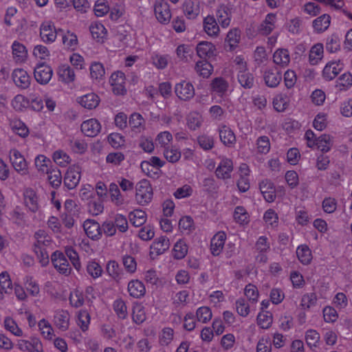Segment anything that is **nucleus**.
Masks as SVG:
<instances>
[{
  "instance_id": "obj_1",
  "label": "nucleus",
  "mask_w": 352,
  "mask_h": 352,
  "mask_svg": "<svg viewBox=\"0 0 352 352\" xmlns=\"http://www.w3.org/2000/svg\"><path fill=\"white\" fill-rule=\"evenodd\" d=\"M36 241L34 245V251L37 255L42 266H46L49 263L48 248H53V241L48 234L43 230H38L34 235Z\"/></svg>"
},
{
  "instance_id": "obj_2",
  "label": "nucleus",
  "mask_w": 352,
  "mask_h": 352,
  "mask_svg": "<svg viewBox=\"0 0 352 352\" xmlns=\"http://www.w3.org/2000/svg\"><path fill=\"white\" fill-rule=\"evenodd\" d=\"M153 190L150 182L141 179L135 185V201L139 205H148L153 199Z\"/></svg>"
},
{
  "instance_id": "obj_3",
  "label": "nucleus",
  "mask_w": 352,
  "mask_h": 352,
  "mask_svg": "<svg viewBox=\"0 0 352 352\" xmlns=\"http://www.w3.org/2000/svg\"><path fill=\"white\" fill-rule=\"evenodd\" d=\"M10 162L20 175H26L29 173L28 163L23 154L17 148L10 149L9 152Z\"/></svg>"
},
{
  "instance_id": "obj_4",
  "label": "nucleus",
  "mask_w": 352,
  "mask_h": 352,
  "mask_svg": "<svg viewBox=\"0 0 352 352\" xmlns=\"http://www.w3.org/2000/svg\"><path fill=\"white\" fill-rule=\"evenodd\" d=\"M154 15L156 20L162 25H167L172 18L169 4L164 0H156L153 4Z\"/></svg>"
},
{
  "instance_id": "obj_5",
  "label": "nucleus",
  "mask_w": 352,
  "mask_h": 352,
  "mask_svg": "<svg viewBox=\"0 0 352 352\" xmlns=\"http://www.w3.org/2000/svg\"><path fill=\"white\" fill-rule=\"evenodd\" d=\"M177 97L183 101H189L193 98L195 89L193 84L186 80H182L177 82L174 87Z\"/></svg>"
},
{
  "instance_id": "obj_6",
  "label": "nucleus",
  "mask_w": 352,
  "mask_h": 352,
  "mask_svg": "<svg viewBox=\"0 0 352 352\" xmlns=\"http://www.w3.org/2000/svg\"><path fill=\"white\" fill-rule=\"evenodd\" d=\"M16 346L21 352H44L41 340L36 336L17 340Z\"/></svg>"
},
{
  "instance_id": "obj_7",
  "label": "nucleus",
  "mask_w": 352,
  "mask_h": 352,
  "mask_svg": "<svg viewBox=\"0 0 352 352\" xmlns=\"http://www.w3.org/2000/svg\"><path fill=\"white\" fill-rule=\"evenodd\" d=\"M170 248V241L166 236H160L155 238L149 248L148 255L151 259L154 260L157 256L164 254Z\"/></svg>"
},
{
  "instance_id": "obj_8",
  "label": "nucleus",
  "mask_w": 352,
  "mask_h": 352,
  "mask_svg": "<svg viewBox=\"0 0 352 352\" xmlns=\"http://www.w3.org/2000/svg\"><path fill=\"white\" fill-rule=\"evenodd\" d=\"M80 178V166L73 164L67 169L64 176V184L67 188L73 189L79 184Z\"/></svg>"
},
{
  "instance_id": "obj_9",
  "label": "nucleus",
  "mask_w": 352,
  "mask_h": 352,
  "mask_svg": "<svg viewBox=\"0 0 352 352\" xmlns=\"http://www.w3.org/2000/svg\"><path fill=\"white\" fill-rule=\"evenodd\" d=\"M343 69L344 63L340 60H329L322 69V76L327 81L332 80Z\"/></svg>"
},
{
  "instance_id": "obj_10",
  "label": "nucleus",
  "mask_w": 352,
  "mask_h": 352,
  "mask_svg": "<svg viewBox=\"0 0 352 352\" xmlns=\"http://www.w3.org/2000/svg\"><path fill=\"white\" fill-rule=\"evenodd\" d=\"M210 88L214 99L217 102H220L228 91L229 84L223 78L217 77L212 80Z\"/></svg>"
},
{
  "instance_id": "obj_11",
  "label": "nucleus",
  "mask_w": 352,
  "mask_h": 352,
  "mask_svg": "<svg viewBox=\"0 0 352 352\" xmlns=\"http://www.w3.org/2000/svg\"><path fill=\"white\" fill-rule=\"evenodd\" d=\"M87 236L93 240L98 241L102 236V230L100 223L94 219H86L82 224Z\"/></svg>"
},
{
  "instance_id": "obj_12",
  "label": "nucleus",
  "mask_w": 352,
  "mask_h": 352,
  "mask_svg": "<svg viewBox=\"0 0 352 352\" xmlns=\"http://www.w3.org/2000/svg\"><path fill=\"white\" fill-rule=\"evenodd\" d=\"M52 262L54 268L61 274L69 275L72 268L63 252L55 251L52 254Z\"/></svg>"
},
{
  "instance_id": "obj_13",
  "label": "nucleus",
  "mask_w": 352,
  "mask_h": 352,
  "mask_svg": "<svg viewBox=\"0 0 352 352\" xmlns=\"http://www.w3.org/2000/svg\"><path fill=\"white\" fill-rule=\"evenodd\" d=\"M76 100L80 107L87 110L96 109L100 103V98L95 92H89L79 96Z\"/></svg>"
},
{
  "instance_id": "obj_14",
  "label": "nucleus",
  "mask_w": 352,
  "mask_h": 352,
  "mask_svg": "<svg viewBox=\"0 0 352 352\" xmlns=\"http://www.w3.org/2000/svg\"><path fill=\"white\" fill-rule=\"evenodd\" d=\"M58 81L64 85H69L76 80L74 69L67 63L60 64L56 69Z\"/></svg>"
},
{
  "instance_id": "obj_15",
  "label": "nucleus",
  "mask_w": 352,
  "mask_h": 352,
  "mask_svg": "<svg viewBox=\"0 0 352 352\" xmlns=\"http://www.w3.org/2000/svg\"><path fill=\"white\" fill-rule=\"evenodd\" d=\"M34 75L36 82L44 85H47L52 79L53 70L50 65L39 63L34 68Z\"/></svg>"
},
{
  "instance_id": "obj_16",
  "label": "nucleus",
  "mask_w": 352,
  "mask_h": 352,
  "mask_svg": "<svg viewBox=\"0 0 352 352\" xmlns=\"http://www.w3.org/2000/svg\"><path fill=\"white\" fill-rule=\"evenodd\" d=\"M125 81V75L120 71L115 72L111 75L109 82L115 94L124 95L126 94Z\"/></svg>"
},
{
  "instance_id": "obj_17",
  "label": "nucleus",
  "mask_w": 352,
  "mask_h": 352,
  "mask_svg": "<svg viewBox=\"0 0 352 352\" xmlns=\"http://www.w3.org/2000/svg\"><path fill=\"white\" fill-rule=\"evenodd\" d=\"M233 162L231 159L222 157L215 169V175L221 179H230L233 171Z\"/></svg>"
},
{
  "instance_id": "obj_18",
  "label": "nucleus",
  "mask_w": 352,
  "mask_h": 352,
  "mask_svg": "<svg viewBox=\"0 0 352 352\" xmlns=\"http://www.w3.org/2000/svg\"><path fill=\"white\" fill-rule=\"evenodd\" d=\"M12 78L15 85L22 89H28L31 84V76L23 68L14 69L12 73Z\"/></svg>"
},
{
  "instance_id": "obj_19",
  "label": "nucleus",
  "mask_w": 352,
  "mask_h": 352,
  "mask_svg": "<svg viewBox=\"0 0 352 352\" xmlns=\"http://www.w3.org/2000/svg\"><path fill=\"white\" fill-rule=\"evenodd\" d=\"M40 36L41 40L45 43H54L57 37V31L51 21H44L40 27Z\"/></svg>"
},
{
  "instance_id": "obj_20",
  "label": "nucleus",
  "mask_w": 352,
  "mask_h": 352,
  "mask_svg": "<svg viewBox=\"0 0 352 352\" xmlns=\"http://www.w3.org/2000/svg\"><path fill=\"white\" fill-rule=\"evenodd\" d=\"M233 6L230 3L222 4L216 12V16L223 28H227L231 22Z\"/></svg>"
},
{
  "instance_id": "obj_21",
  "label": "nucleus",
  "mask_w": 352,
  "mask_h": 352,
  "mask_svg": "<svg viewBox=\"0 0 352 352\" xmlns=\"http://www.w3.org/2000/svg\"><path fill=\"white\" fill-rule=\"evenodd\" d=\"M197 54L201 58L211 59L216 57L218 51L216 46L209 41H201L197 45Z\"/></svg>"
},
{
  "instance_id": "obj_22",
  "label": "nucleus",
  "mask_w": 352,
  "mask_h": 352,
  "mask_svg": "<svg viewBox=\"0 0 352 352\" xmlns=\"http://www.w3.org/2000/svg\"><path fill=\"white\" fill-rule=\"evenodd\" d=\"M89 32L93 40L98 43H104L107 39L108 31L104 25L98 21L91 23Z\"/></svg>"
},
{
  "instance_id": "obj_23",
  "label": "nucleus",
  "mask_w": 352,
  "mask_h": 352,
  "mask_svg": "<svg viewBox=\"0 0 352 352\" xmlns=\"http://www.w3.org/2000/svg\"><path fill=\"white\" fill-rule=\"evenodd\" d=\"M101 124L96 118H89L81 124V131L88 137H96L101 131Z\"/></svg>"
},
{
  "instance_id": "obj_24",
  "label": "nucleus",
  "mask_w": 352,
  "mask_h": 352,
  "mask_svg": "<svg viewBox=\"0 0 352 352\" xmlns=\"http://www.w3.org/2000/svg\"><path fill=\"white\" fill-rule=\"evenodd\" d=\"M272 106L274 109L278 113L286 111L290 106L289 96L285 93H276L272 98Z\"/></svg>"
},
{
  "instance_id": "obj_25",
  "label": "nucleus",
  "mask_w": 352,
  "mask_h": 352,
  "mask_svg": "<svg viewBox=\"0 0 352 352\" xmlns=\"http://www.w3.org/2000/svg\"><path fill=\"white\" fill-rule=\"evenodd\" d=\"M12 55L14 60L17 63H25L28 57L27 47L18 41H14L12 45Z\"/></svg>"
},
{
  "instance_id": "obj_26",
  "label": "nucleus",
  "mask_w": 352,
  "mask_h": 352,
  "mask_svg": "<svg viewBox=\"0 0 352 352\" xmlns=\"http://www.w3.org/2000/svg\"><path fill=\"white\" fill-rule=\"evenodd\" d=\"M219 138L221 142L226 146H233L236 143V135L234 131L226 125H221L219 129Z\"/></svg>"
},
{
  "instance_id": "obj_27",
  "label": "nucleus",
  "mask_w": 352,
  "mask_h": 352,
  "mask_svg": "<svg viewBox=\"0 0 352 352\" xmlns=\"http://www.w3.org/2000/svg\"><path fill=\"white\" fill-rule=\"evenodd\" d=\"M226 240V234L224 232H218L211 239L210 250L214 256H218L222 251Z\"/></svg>"
},
{
  "instance_id": "obj_28",
  "label": "nucleus",
  "mask_w": 352,
  "mask_h": 352,
  "mask_svg": "<svg viewBox=\"0 0 352 352\" xmlns=\"http://www.w3.org/2000/svg\"><path fill=\"white\" fill-rule=\"evenodd\" d=\"M127 290L129 295L134 298H141L146 294L144 283L138 279L131 280L128 283Z\"/></svg>"
},
{
  "instance_id": "obj_29",
  "label": "nucleus",
  "mask_w": 352,
  "mask_h": 352,
  "mask_svg": "<svg viewBox=\"0 0 352 352\" xmlns=\"http://www.w3.org/2000/svg\"><path fill=\"white\" fill-rule=\"evenodd\" d=\"M183 10L188 19H195L200 12L199 0H185L183 4Z\"/></svg>"
},
{
  "instance_id": "obj_30",
  "label": "nucleus",
  "mask_w": 352,
  "mask_h": 352,
  "mask_svg": "<svg viewBox=\"0 0 352 352\" xmlns=\"http://www.w3.org/2000/svg\"><path fill=\"white\" fill-rule=\"evenodd\" d=\"M277 21V16L274 13H269L266 15L263 21L261 23L259 27V32L262 34L268 35L275 28Z\"/></svg>"
},
{
  "instance_id": "obj_31",
  "label": "nucleus",
  "mask_w": 352,
  "mask_h": 352,
  "mask_svg": "<svg viewBox=\"0 0 352 352\" xmlns=\"http://www.w3.org/2000/svg\"><path fill=\"white\" fill-rule=\"evenodd\" d=\"M23 197L25 205L30 210L36 212L38 210V197L34 190L26 189L24 192Z\"/></svg>"
},
{
  "instance_id": "obj_32",
  "label": "nucleus",
  "mask_w": 352,
  "mask_h": 352,
  "mask_svg": "<svg viewBox=\"0 0 352 352\" xmlns=\"http://www.w3.org/2000/svg\"><path fill=\"white\" fill-rule=\"evenodd\" d=\"M89 76L93 81L100 82L104 79L105 69L102 63L93 61L89 65Z\"/></svg>"
},
{
  "instance_id": "obj_33",
  "label": "nucleus",
  "mask_w": 352,
  "mask_h": 352,
  "mask_svg": "<svg viewBox=\"0 0 352 352\" xmlns=\"http://www.w3.org/2000/svg\"><path fill=\"white\" fill-rule=\"evenodd\" d=\"M63 45L67 50L74 51L78 45V40L76 34L71 31L63 32L61 34Z\"/></svg>"
},
{
  "instance_id": "obj_34",
  "label": "nucleus",
  "mask_w": 352,
  "mask_h": 352,
  "mask_svg": "<svg viewBox=\"0 0 352 352\" xmlns=\"http://www.w3.org/2000/svg\"><path fill=\"white\" fill-rule=\"evenodd\" d=\"M188 252V245L184 239L177 240L173 245L172 256L176 260H181L186 257Z\"/></svg>"
},
{
  "instance_id": "obj_35",
  "label": "nucleus",
  "mask_w": 352,
  "mask_h": 352,
  "mask_svg": "<svg viewBox=\"0 0 352 352\" xmlns=\"http://www.w3.org/2000/svg\"><path fill=\"white\" fill-rule=\"evenodd\" d=\"M260 190L266 201L272 203L274 201L275 188L272 182L269 180L262 181L260 184Z\"/></svg>"
},
{
  "instance_id": "obj_36",
  "label": "nucleus",
  "mask_w": 352,
  "mask_h": 352,
  "mask_svg": "<svg viewBox=\"0 0 352 352\" xmlns=\"http://www.w3.org/2000/svg\"><path fill=\"white\" fill-rule=\"evenodd\" d=\"M10 105L15 111L23 112L30 106L28 97L21 94H16L11 100Z\"/></svg>"
},
{
  "instance_id": "obj_37",
  "label": "nucleus",
  "mask_w": 352,
  "mask_h": 352,
  "mask_svg": "<svg viewBox=\"0 0 352 352\" xmlns=\"http://www.w3.org/2000/svg\"><path fill=\"white\" fill-rule=\"evenodd\" d=\"M70 316L67 311L59 310L54 315V324L60 330L65 331L69 325Z\"/></svg>"
},
{
  "instance_id": "obj_38",
  "label": "nucleus",
  "mask_w": 352,
  "mask_h": 352,
  "mask_svg": "<svg viewBox=\"0 0 352 352\" xmlns=\"http://www.w3.org/2000/svg\"><path fill=\"white\" fill-rule=\"evenodd\" d=\"M324 56V46L322 43L314 45L309 54V62L312 65L318 64Z\"/></svg>"
},
{
  "instance_id": "obj_39",
  "label": "nucleus",
  "mask_w": 352,
  "mask_h": 352,
  "mask_svg": "<svg viewBox=\"0 0 352 352\" xmlns=\"http://www.w3.org/2000/svg\"><path fill=\"white\" fill-rule=\"evenodd\" d=\"M233 219L240 226H247L250 221V216L243 206H236L233 212Z\"/></svg>"
},
{
  "instance_id": "obj_40",
  "label": "nucleus",
  "mask_w": 352,
  "mask_h": 352,
  "mask_svg": "<svg viewBox=\"0 0 352 352\" xmlns=\"http://www.w3.org/2000/svg\"><path fill=\"white\" fill-rule=\"evenodd\" d=\"M204 30L209 36H218L220 30L213 16L208 15L204 18Z\"/></svg>"
},
{
  "instance_id": "obj_41",
  "label": "nucleus",
  "mask_w": 352,
  "mask_h": 352,
  "mask_svg": "<svg viewBox=\"0 0 352 352\" xmlns=\"http://www.w3.org/2000/svg\"><path fill=\"white\" fill-rule=\"evenodd\" d=\"M282 79L281 74L276 69H270L264 74V80L267 86L270 87H277Z\"/></svg>"
},
{
  "instance_id": "obj_42",
  "label": "nucleus",
  "mask_w": 352,
  "mask_h": 352,
  "mask_svg": "<svg viewBox=\"0 0 352 352\" xmlns=\"http://www.w3.org/2000/svg\"><path fill=\"white\" fill-rule=\"evenodd\" d=\"M128 218L133 226L139 227L146 221L147 215L144 210L135 209L129 213Z\"/></svg>"
},
{
  "instance_id": "obj_43",
  "label": "nucleus",
  "mask_w": 352,
  "mask_h": 352,
  "mask_svg": "<svg viewBox=\"0 0 352 352\" xmlns=\"http://www.w3.org/2000/svg\"><path fill=\"white\" fill-rule=\"evenodd\" d=\"M274 63L282 67H286L290 62V55L286 49H278L273 54Z\"/></svg>"
},
{
  "instance_id": "obj_44",
  "label": "nucleus",
  "mask_w": 352,
  "mask_h": 352,
  "mask_svg": "<svg viewBox=\"0 0 352 352\" xmlns=\"http://www.w3.org/2000/svg\"><path fill=\"white\" fill-rule=\"evenodd\" d=\"M296 253L298 261L302 265H308L312 261L311 251L307 245L302 244L298 246Z\"/></svg>"
},
{
  "instance_id": "obj_45",
  "label": "nucleus",
  "mask_w": 352,
  "mask_h": 352,
  "mask_svg": "<svg viewBox=\"0 0 352 352\" xmlns=\"http://www.w3.org/2000/svg\"><path fill=\"white\" fill-rule=\"evenodd\" d=\"M263 220L267 228L274 229L278 226V215L272 208L267 209L264 212Z\"/></svg>"
},
{
  "instance_id": "obj_46",
  "label": "nucleus",
  "mask_w": 352,
  "mask_h": 352,
  "mask_svg": "<svg viewBox=\"0 0 352 352\" xmlns=\"http://www.w3.org/2000/svg\"><path fill=\"white\" fill-rule=\"evenodd\" d=\"M10 125L12 132L21 138H25L28 136L29 129L22 120L14 119L10 122Z\"/></svg>"
},
{
  "instance_id": "obj_47",
  "label": "nucleus",
  "mask_w": 352,
  "mask_h": 352,
  "mask_svg": "<svg viewBox=\"0 0 352 352\" xmlns=\"http://www.w3.org/2000/svg\"><path fill=\"white\" fill-rule=\"evenodd\" d=\"M352 87V74L347 72L340 75L336 81V87L340 91L349 90Z\"/></svg>"
},
{
  "instance_id": "obj_48",
  "label": "nucleus",
  "mask_w": 352,
  "mask_h": 352,
  "mask_svg": "<svg viewBox=\"0 0 352 352\" xmlns=\"http://www.w3.org/2000/svg\"><path fill=\"white\" fill-rule=\"evenodd\" d=\"M256 321L260 328L267 329L273 323V315L269 311H260L257 315Z\"/></svg>"
},
{
  "instance_id": "obj_49",
  "label": "nucleus",
  "mask_w": 352,
  "mask_h": 352,
  "mask_svg": "<svg viewBox=\"0 0 352 352\" xmlns=\"http://www.w3.org/2000/svg\"><path fill=\"white\" fill-rule=\"evenodd\" d=\"M23 283L28 293L33 296L38 297L40 294L39 285L32 276H26L23 278Z\"/></svg>"
},
{
  "instance_id": "obj_50",
  "label": "nucleus",
  "mask_w": 352,
  "mask_h": 352,
  "mask_svg": "<svg viewBox=\"0 0 352 352\" xmlns=\"http://www.w3.org/2000/svg\"><path fill=\"white\" fill-rule=\"evenodd\" d=\"M108 191L110 200L114 205L120 206L124 204V197L121 194L120 190L116 184H110Z\"/></svg>"
},
{
  "instance_id": "obj_51",
  "label": "nucleus",
  "mask_w": 352,
  "mask_h": 352,
  "mask_svg": "<svg viewBox=\"0 0 352 352\" xmlns=\"http://www.w3.org/2000/svg\"><path fill=\"white\" fill-rule=\"evenodd\" d=\"M331 23V17L329 14H324L313 21V28L316 32H322L328 29Z\"/></svg>"
},
{
  "instance_id": "obj_52",
  "label": "nucleus",
  "mask_w": 352,
  "mask_h": 352,
  "mask_svg": "<svg viewBox=\"0 0 352 352\" xmlns=\"http://www.w3.org/2000/svg\"><path fill=\"white\" fill-rule=\"evenodd\" d=\"M333 144V137L329 134L324 133L318 138L316 148L322 153H327L331 150Z\"/></svg>"
},
{
  "instance_id": "obj_53",
  "label": "nucleus",
  "mask_w": 352,
  "mask_h": 352,
  "mask_svg": "<svg viewBox=\"0 0 352 352\" xmlns=\"http://www.w3.org/2000/svg\"><path fill=\"white\" fill-rule=\"evenodd\" d=\"M240 38V31L238 29H231L228 32L225 42L229 47L230 51H234L237 47Z\"/></svg>"
},
{
  "instance_id": "obj_54",
  "label": "nucleus",
  "mask_w": 352,
  "mask_h": 352,
  "mask_svg": "<svg viewBox=\"0 0 352 352\" xmlns=\"http://www.w3.org/2000/svg\"><path fill=\"white\" fill-rule=\"evenodd\" d=\"M38 330L45 340H52L54 336V329L50 323L45 319H41L38 322Z\"/></svg>"
},
{
  "instance_id": "obj_55",
  "label": "nucleus",
  "mask_w": 352,
  "mask_h": 352,
  "mask_svg": "<svg viewBox=\"0 0 352 352\" xmlns=\"http://www.w3.org/2000/svg\"><path fill=\"white\" fill-rule=\"evenodd\" d=\"M3 324L5 329L14 336L22 337L23 336V329L12 318L6 317L4 319Z\"/></svg>"
},
{
  "instance_id": "obj_56",
  "label": "nucleus",
  "mask_w": 352,
  "mask_h": 352,
  "mask_svg": "<svg viewBox=\"0 0 352 352\" xmlns=\"http://www.w3.org/2000/svg\"><path fill=\"white\" fill-rule=\"evenodd\" d=\"M30 109L33 111L41 112L44 109V100L42 97L36 93H30L28 96Z\"/></svg>"
},
{
  "instance_id": "obj_57",
  "label": "nucleus",
  "mask_w": 352,
  "mask_h": 352,
  "mask_svg": "<svg viewBox=\"0 0 352 352\" xmlns=\"http://www.w3.org/2000/svg\"><path fill=\"white\" fill-rule=\"evenodd\" d=\"M208 298L210 304L214 307L220 308L226 302V294L220 290L210 292Z\"/></svg>"
},
{
  "instance_id": "obj_58",
  "label": "nucleus",
  "mask_w": 352,
  "mask_h": 352,
  "mask_svg": "<svg viewBox=\"0 0 352 352\" xmlns=\"http://www.w3.org/2000/svg\"><path fill=\"white\" fill-rule=\"evenodd\" d=\"M34 165L38 172L44 174L50 169L51 161L45 155L40 154L36 156Z\"/></svg>"
},
{
  "instance_id": "obj_59",
  "label": "nucleus",
  "mask_w": 352,
  "mask_h": 352,
  "mask_svg": "<svg viewBox=\"0 0 352 352\" xmlns=\"http://www.w3.org/2000/svg\"><path fill=\"white\" fill-rule=\"evenodd\" d=\"M129 123L132 131L135 132H141L144 129V119L140 113H133L129 118Z\"/></svg>"
},
{
  "instance_id": "obj_60",
  "label": "nucleus",
  "mask_w": 352,
  "mask_h": 352,
  "mask_svg": "<svg viewBox=\"0 0 352 352\" xmlns=\"http://www.w3.org/2000/svg\"><path fill=\"white\" fill-rule=\"evenodd\" d=\"M47 180L50 184L54 188H58L62 183V174L56 168H50L47 172Z\"/></svg>"
},
{
  "instance_id": "obj_61",
  "label": "nucleus",
  "mask_w": 352,
  "mask_h": 352,
  "mask_svg": "<svg viewBox=\"0 0 352 352\" xmlns=\"http://www.w3.org/2000/svg\"><path fill=\"white\" fill-rule=\"evenodd\" d=\"M54 162L61 167H65L71 162L69 155L63 150H56L52 155Z\"/></svg>"
},
{
  "instance_id": "obj_62",
  "label": "nucleus",
  "mask_w": 352,
  "mask_h": 352,
  "mask_svg": "<svg viewBox=\"0 0 352 352\" xmlns=\"http://www.w3.org/2000/svg\"><path fill=\"white\" fill-rule=\"evenodd\" d=\"M197 73L204 78L209 77L213 71V66L207 60H199L196 63Z\"/></svg>"
},
{
  "instance_id": "obj_63",
  "label": "nucleus",
  "mask_w": 352,
  "mask_h": 352,
  "mask_svg": "<svg viewBox=\"0 0 352 352\" xmlns=\"http://www.w3.org/2000/svg\"><path fill=\"white\" fill-rule=\"evenodd\" d=\"M91 320L89 313L85 310H80L77 313V324L82 331L88 330Z\"/></svg>"
},
{
  "instance_id": "obj_64",
  "label": "nucleus",
  "mask_w": 352,
  "mask_h": 352,
  "mask_svg": "<svg viewBox=\"0 0 352 352\" xmlns=\"http://www.w3.org/2000/svg\"><path fill=\"white\" fill-rule=\"evenodd\" d=\"M202 121V116L196 111L190 113L186 119L187 126L191 130H196L199 128Z\"/></svg>"
}]
</instances>
